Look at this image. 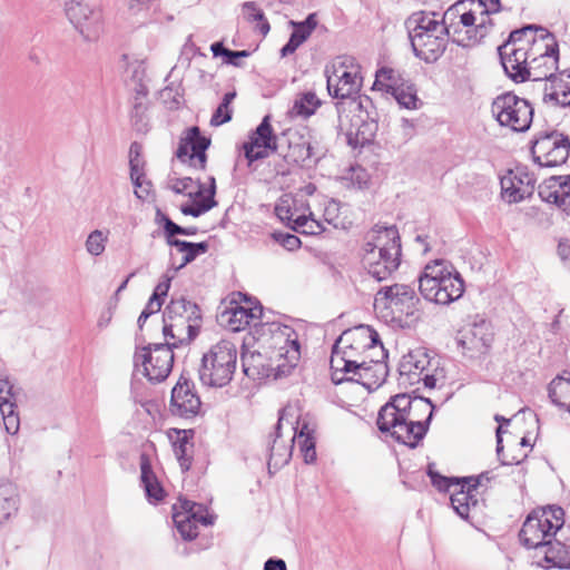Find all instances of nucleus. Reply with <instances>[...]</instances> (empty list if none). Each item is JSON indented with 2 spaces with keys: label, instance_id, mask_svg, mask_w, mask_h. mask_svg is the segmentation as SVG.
Returning a JSON list of instances; mask_svg holds the SVG:
<instances>
[{
  "label": "nucleus",
  "instance_id": "obj_1",
  "mask_svg": "<svg viewBox=\"0 0 570 570\" xmlns=\"http://www.w3.org/2000/svg\"><path fill=\"white\" fill-rule=\"evenodd\" d=\"M433 412L434 405L429 399L401 393L380 409L376 424L385 436L415 448L425 436Z\"/></svg>",
  "mask_w": 570,
  "mask_h": 570
},
{
  "label": "nucleus",
  "instance_id": "obj_2",
  "mask_svg": "<svg viewBox=\"0 0 570 570\" xmlns=\"http://www.w3.org/2000/svg\"><path fill=\"white\" fill-rule=\"evenodd\" d=\"M271 355L261 352L242 354L243 372L253 380L286 376L301 357L297 333L288 325L273 324Z\"/></svg>",
  "mask_w": 570,
  "mask_h": 570
},
{
  "label": "nucleus",
  "instance_id": "obj_3",
  "mask_svg": "<svg viewBox=\"0 0 570 570\" xmlns=\"http://www.w3.org/2000/svg\"><path fill=\"white\" fill-rule=\"evenodd\" d=\"M366 353L386 357L387 353L379 333L368 325H360L344 332L335 342L330 360L331 379L334 384L346 381L348 374L367 358Z\"/></svg>",
  "mask_w": 570,
  "mask_h": 570
},
{
  "label": "nucleus",
  "instance_id": "obj_4",
  "mask_svg": "<svg viewBox=\"0 0 570 570\" xmlns=\"http://www.w3.org/2000/svg\"><path fill=\"white\" fill-rule=\"evenodd\" d=\"M419 291L426 301L449 305L462 297L464 281L448 261L435 259L419 276Z\"/></svg>",
  "mask_w": 570,
  "mask_h": 570
},
{
  "label": "nucleus",
  "instance_id": "obj_5",
  "mask_svg": "<svg viewBox=\"0 0 570 570\" xmlns=\"http://www.w3.org/2000/svg\"><path fill=\"white\" fill-rule=\"evenodd\" d=\"M202 314L198 305L184 296L171 297L163 313V335L171 345L189 343L197 336Z\"/></svg>",
  "mask_w": 570,
  "mask_h": 570
},
{
  "label": "nucleus",
  "instance_id": "obj_6",
  "mask_svg": "<svg viewBox=\"0 0 570 570\" xmlns=\"http://www.w3.org/2000/svg\"><path fill=\"white\" fill-rule=\"evenodd\" d=\"M420 298L413 287L393 284L382 287L374 297V311L386 324L403 326L419 312Z\"/></svg>",
  "mask_w": 570,
  "mask_h": 570
},
{
  "label": "nucleus",
  "instance_id": "obj_7",
  "mask_svg": "<svg viewBox=\"0 0 570 570\" xmlns=\"http://www.w3.org/2000/svg\"><path fill=\"white\" fill-rule=\"evenodd\" d=\"M237 364L236 345L222 340L203 355L198 370L200 382L210 387H224L232 381Z\"/></svg>",
  "mask_w": 570,
  "mask_h": 570
},
{
  "label": "nucleus",
  "instance_id": "obj_8",
  "mask_svg": "<svg viewBox=\"0 0 570 570\" xmlns=\"http://www.w3.org/2000/svg\"><path fill=\"white\" fill-rule=\"evenodd\" d=\"M563 525V510L549 508L530 513L522 524L519 537L528 549L542 550Z\"/></svg>",
  "mask_w": 570,
  "mask_h": 570
},
{
  "label": "nucleus",
  "instance_id": "obj_9",
  "mask_svg": "<svg viewBox=\"0 0 570 570\" xmlns=\"http://www.w3.org/2000/svg\"><path fill=\"white\" fill-rule=\"evenodd\" d=\"M326 85L330 96L336 99H348L358 94L363 78L360 66L352 56L336 57L325 68Z\"/></svg>",
  "mask_w": 570,
  "mask_h": 570
},
{
  "label": "nucleus",
  "instance_id": "obj_10",
  "mask_svg": "<svg viewBox=\"0 0 570 570\" xmlns=\"http://www.w3.org/2000/svg\"><path fill=\"white\" fill-rule=\"evenodd\" d=\"M491 114L500 126L515 132L529 130L533 119V108L530 102L513 92L497 96L491 104Z\"/></svg>",
  "mask_w": 570,
  "mask_h": 570
},
{
  "label": "nucleus",
  "instance_id": "obj_11",
  "mask_svg": "<svg viewBox=\"0 0 570 570\" xmlns=\"http://www.w3.org/2000/svg\"><path fill=\"white\" fill-rule=\"evenodd\" d=\"M171 341H165L164 343L148 344L137 348L134 356L135 366L141 365L144 375L150 382H161L171 372L173 350L179 347V345H171Z\"/></svg>",
  "mask_w": 570,
  "mask_h": 570
},
{
  "label": "nucleus",
  "instance_id": "obj_12",
  "mask_svg": "<svg viewBox=\"0 0 570 570\" xmlns=\"http://www.w3.org/2000/svg\"><path fill=\"white\" fill-rule=\"evenodd\" d=\"M531 153L540 167H557L564 164L570 153V139L558 130L535 135Z\"/></svg>",
  "mask_w": 570,
  "mask_h": 570
},
{
  "label": "nucleus",
  "instance_id": "obj_13",
  "mask_svg": "<svg viewBox=\"0 0 570 570\" xmlns=\"http://www.w3.org/2000/svg\"><path fill=\"white\" fill-rule=\"evenodd\" d=\"M173 520L177 531L186 541L198 535V524L210 525L214 518L208 514L205 505L187 499H179L173 507Z\"/></svg>",
  "mask_w": 570,
  "mask_h": 570
},
{
  "label": "nucleus",
  "instance_id": "obj_14",
  "mask_svg": "<svg viewBox=\"0 0 570 570\" xmlns=\"http://www.w3.org/2000/svg\"><path fill=\"white\" fill-rule=\"evenodd\" d=\"M243 149L249 164L278 151V138L273 131L269 115L263 118L249 136L248 141L244 144Z\"/></svg>",
  "mask_w": 570,
  "mask_h": 570
},
{
  "label": "nucleus",
  "instance_id": "obj_15",
  "mask_svg": "<svg viewBox=\"0 0 570 570\" xmlns=\"http://www.w3.org/2000/svg\"><path fill=\"white\" fill-rule=\"evenodd\" d=\"M521 40L522 38H508L498 47L501 65L514 82L529 80L528 51L518 45Z\"/></svg>",
  "mask_w": 570,
  "mask_h": 570
},
{
  "label": "nucleus",
  "instance_id": "obj_16",
  "mask_svg": "<svg viewBox=\"0 0 570 570\" xmlns=\"http://www.w3.org/2000/svg\"><path fill=\"white\" fill-rule=\"evenodd\" d=\"M492 341L491 325L483 318L469 324L460 332L458 337V344L470 357L485 354Z\"/></svg>",
  "mask_w": 570,
  "mask_h": 570
},
{
  "label": "nucleus",
  "instance_id": "obj_17",
  "mask_svg": "<svg viewBox=\"0 0 570 570\" xmlns=\"http://www.w3.org/2000/svg\"><path fill=\"white\" fill-rule=\"evenodd\" d=\"M547 38H541L546 40ZM552 42L543 43L544 52L533 58L529 62V79L533 81H546L547 85H551L552 79H561L562 75L556 76L554 72L558 69L559 61V48L554 41L556 38H549Z\"/></svg>",
  "mask_w": 570,
  "mask_h": 570
},
{
  "label": "nucleus",
  "instance_id": "obj_18",
  "mask_svg": "<svg viewBox=\"0 0 570 570\" xmlns=\"http://www.w3.org/2000/svg\"><path fill=\"white\" fill-rule=\"evenodd\" d=\"M200 405V397L195 390L194 383L185 377H180L171 390V413L181 417H191L198 414Z\"/></svg>",
  "mask_w": 570,
  "mask_h": 570
},
{
  "label": "nucleus",
  "instance_id": "obj_19",
  "mask_svg": "<svg viewBox=\"0 0 570 570\" xmlns=\"http://www.w3.org/2000/svg\"><path fill=\"white\" fill-rule=\"evenodd\" d=\"M490 480V472H483L478 476L462 478L461 484L458 487L460 489L451 492V505L462 519L466 520L470 510L478 505V499L474 493L478 487L482 485L483 481L489 482Z\"/></svg>",
  "mask_w": 570,
  "mask_h": 570
},
{
  "label": "nucleus",
  "instance_id": "obj_20",
  "mask_svg": "<svg viewBox=\"0 0 570 570\" xmlns=\"http://www.w3.org/2000/svg\"><path fill=\"white\" fill-rule=\"evenodd\" d=\"M275 215L294 230L305 234H316L321 229L317 220L311 216L298 214L295 200L289 195H283L275 205Z\"/></svg>",
  "mask_w": 570,
  "mask_h": 570
},
{
  "label": "nucleus",
  "instance_id": "obj_21",
  "mask_svg": "<svg viewBox=\"0 0 570 570\" xmlns=\"http://www.w3.org/2000/svg\"><path fill=\"white\" fill-rule=\"evenodd\" d=\"M289 410L291 409L286 407L281 412L278 422L275 426V431L273 434L269 435L267 442V464L269 472H272L273 469L279 470L282 466L289 462L292 456L293 443L291 442V439L288 441H285L282 435V429L285 421V416L287 415Z\"/></svg>",
  "mask_w": 570,
  "mask_h": 570
},
{
  "label": "nucleus",
  "instance_id": "obj_22",
  "mask_svg": "<svg viewBox=\"0 0 570 570\" xmlns=\"http://www.w3.org/2000/svg\"><path fill=\"white\" fill-rule=\"evenodd\" d=\"M401 257V239L396 226L375 225L368 234L365 252Z\"/></svg>",
  "mask_w": 570,
  "mask_h": 570
},
{
  "label": "nucleus",
  "instance_id": "obj_23",
  "mask_svg": "<svg viewBox=\"0 0 570 570\" xmlns=\"http://www.w3.org/2000/svg\"><path fill=\"white\" fill-rule=\"evenodd\" d=\"M210 140L200 135L198 127H191L187 130L186 136L180 139L176 156L181 161H195L194 166L204 169L206 165V149Z\"/></svg>",
  "mask_w": 570,
  "mask_h": 570
},
{
  "label": "nucleus",
  "instance_id": "obj_24",
  "mask_svg": "<svg viewBox=\"0 0 570 570\" xmlns=\"http://www.w3.org/2000/svg\"><path fill=\"white\" fill-rule=\"evenodd\" d=\"M535 179L522 168L510 170L501 178L502 196L509 203H519L530 197L534 190Z\"/></svg>",
  "mask_w": 570,
  "mask_h": 570
},
{
  "label": "nucleus",
  "instance_id": "obj_25",
  "mask_svg": "<svg viewBox=\"0 0 570 570\" xmlns=\"http://www.w3.org/2000/svg\"><path fill=\"white\" fill-rule=\"evenodd\" d=\"M429 365L430 357L423 348L410 351L399 364V385L407 387L420 383Z\"/></svg>",
  "mask_w": 570,
  "mask_h": 570
},
{
  "label": "nucleus",
  "instance_id": "obj_26",
  "mask_svg": "<svg viewBox=\"0 0 570 570\" xmlns=\"http://www.w3.org/2000/svg\"><path fill=\"white\" fill-rule=\"evenodd\" d=\"M65 13L80 33L91 31V27L100 20V11L88 0H66Z\"/></svg>",
  "mask_w": 570,
  "mask_h": 570
},
{
  "label": "nucleus",
  "instance_id": "obj_27",
  "mask_svg": "<svg viewBox=\"0 0 570 570\" xmlns=\"http://www.w3.org/2000/svg\"><path fill=\"white\" fill-rule=\"evenodd\" d=\"M386 357L367 358L347 375L346 381L362 384L368 390L377 389L387 376Z\"/></svg>",
  "mask_w": 570,
  "mask_h": 570
},
{
  "label": "nucleus",
  "instance_id": "obj_28",
  "mask_svg": "<svg viewBox=\"0 0 570 570\" xmlns=\"http://www.w3.org/2000/svg\"><path fill=\"white\" fill-rule=\"evenodd\" d=\"M542 200L557 205L570 215V176H552L539 186Z\"/></svg>",
  "mask_w": 570,
  "mask_h": 570
},
{
  "label": "nucleus",
  "instance_id": "obj_29",
  "mask_svg": "<svg viewBox=\"0 0 570 570\" xmlns=\"http://www.w3.org/2000/svg\"><path fill=\"white\" fill-rule=\"evenodd\" d=\"M0 413L7 433L14 435L20 429V416L17 412V394L13 385L0 374Z\"/></svg>",
  "mask_w": 570,
  "mask_h": 570
},
{
  "label": "nucleus",
  "instance_id": "obj_30",
  "mask_svg": "<svg viewBox=\"0 0 570 570\" xmlns=\"http://www.w3.org/2000/svg\"><path fill=\"white\" fill-rule=\"evenodd\" d=\"M405 26L409 36H425L435 33L438 36L450 35V29L444 20H440L434 12H415L407 18Z\"/></svg>",
  "mask_w": 570,
  "mask_h": 570
},
{
  "label": "nucleus",
  "instance_id": "obj_31",
  "mask_svg": "<svg viewBox=\"0 0 570 570\" xmlns=\"http://www.w3.org/2000/svg\"><path fill=\"white\" fill-rule=\"evenodd\" d=\"M469 3L471 8L466 11L461 12V9H465V2H458L453 9L449 10L444 14V19H446L450 16H455L456 13H460V22L465 27H470L474 24L476 20L475 13L479 12L480 21L476 24V32L479 33V36H484V32L487 31V23L492 24L493 20L489 17V11L481 0H470Z\"/></svg>",
  "mask_w": 570,
  "mask_h": 570
},
{
  "label": "nucleus",
  "instance_id": "obj_32",
  "mask_svg": "<svg viewBox=\"0 0 570 570\" xmlns=\"http://www.w3.org/2000/svg\"><path fill=\"white\" fill-rule=\"evenodd\" d=\"M296 424L294 428L293 422H288L289 430L294 431L291 442L293 445L297 443L305 463H313L316 460L315 429L306 420H297Z\"/></svg>",
  "mask_w": 570,
  "mask_h": 570
},
{
  "label": "nucleus",
  "instance_id": "obj_33",
  "mask_svg": "<svg viewBox=\"0 0 570 570\" xmlns=\"http://www.w3.org/2000/svg\"><path fill=\"white\" fill-rule=\"evenodd\" d=\"M364 263L368 274L381 282L386 279L393 272H395L401 263V257L397 256H383L375 250L365 252Z\"/></svg>",
  "mask_w": 570,
  "mask_h": 570
},
{
  "label": "nucleus",
  "instance_id": "obj_34",
  "mask_svg": "<svg viewBox=\"0 0 570 570\" xmlns=\"http://www.w3.org/2000/svg\"><path fill=\"white\" fill-rule=\"evenodd\" d=\"M168 435L181 470L184 472L188 471L193 462L194 444L191 440L194 432L191 430H171Z\"/></svg>",
  "mask_w": 570,
  "mask_h": 570
},
{
  "label": "nucleus",
  "instance_id": "obj_35",
  "mask_svg": "<svg viewBox=\"0 0 570 570\" xmlns=\"http://www.w3.org/2000/svg\"><path fill=\"white\" fill-rule=\"evenodd\" d=\"M414 55L426 63L435 62L445 50L444 38H410Z\"/></svg>",
  "mask_w": 570,
  "mask_h": 570
},
{
  "label": "nucleus",
  "instance_id": "obj_36",
  "mask_svg": "<svg viewBox=\"0 0 570 570\" xmlns=\"http://www.w3.org/2000/svg\"><path fill=\"white\" fill-rule=\"evenodd\" d=\"M262 312L263 308L261 305L230 307L226 312L230 330L233 332H239L250 324L256 325L262 316Z\"/></svg>",
  "mask_w": 570,
  "mask_h": 570
},
{
  "label": "nucleus",
  "instance_id": "obj_37",
  "mask_svg": "<svg viewBox=\"0 0 570 570\" xmlns=\"http://www.w3.org/2000/svg\"><path fill=\"white\" fill-rule=\"evenodd\" d=\"M171 247H175L177 252L183 254L179 264L176 265L174 262V253L170 252V269H173L174 273H176L183 267H185L187 264L195 261L198 256L206 254L209 249V244L207 242L191 243L187 240H179L174 242V245Z\"/></svg>",
  "mask_w": 570,
  "mask_h": 570
},
{
  "label": "nucleus",
  "instance_id": "obj_38",
  "mask_svg": "<svg viewBox=\"0 0 570 570\" xmlns=\"http://www.w3.org/2000/svg\"><path fill=\"white\" fill-rule=\"evenodd\" d=\"M542 100L553 107H570V73L567 81L552 79L551 85L543 88Z\"/></svg>",
  "mask_w": 570,
  "mask_h": 570
},
{
  "label": "nucleus",
  "instance_id": "obj_39",
  "mask_svg": "<svg viewBox=\"0 0 570 570\" xmlns=\"http://www.w3.org/2000/svg\"><path fill=\"white\" fill-rule=\"evenodd\" d=\"M20 495L16 484L11 482L0 483V522L13 518L19 510Z\"/></svg>",
  "mask_w": 570,
  "mask_h": 570
},
{
  "label": "nucleus",
  "instance_id": "obj_40",
  "mask_svg": "<svg viewBox=\"0 0 570 570\" xmlns=\"http://www.w3.org/2000/svg\"><path fill=\"white\" fill-rule=\"evenodd\" d=\"M140 480L149 501L159 502L164 499V489L153 472L149 458L146 454L140 455Z\"/></svg>",
  "mask_w": 570,
  "mask_h": 570
},
{
  "label": "nucleus",
  "instance_id": "obj_41",
  "mask_svg": "<svg viewBox=\"0 0 570 570\" xmlns=\"http://www.w3.org/2000/svg\"><path fill=\"white\" fill-rule=\"evenodd\" d=\"M538 554H543L547 567L570 568V549L559 541L549 540V544Z\"/></svg>",
  "mask_w": 570,
  "mask_h": 570
},
{
  "label": "nucleus",
  "instance_id": "obj_42",
  "mask_svg": "<svg viewBox=\"0 0 570 570\" xmlns=\"http://www.w3.org/2000/svg\"><path fill=\"white\" fill-rule=\"evenodd\" d=\"M216 194V181L214 177H209V186L206 189V193L200 198H191L194 200L193 205H184L180 210L184 215H189L193 217H199L206 212L214 208L217 203L215 200Z\"/></svg>",
  "mask_w": 570,
  "mask_h": 570
},
{
  "label": "nucleus",
  "instance_id": "obj_43",
  "mask_svg": "<svg viewBox=\"0 0 570 570\" xmlns=\"http://www.w3.org/2000/svg\"><path fill=\"white\" fill-rule=\"evenodd\" d=\"M405 81L407 80L402 76L400 71L390 67H381L375 72L373 89L381 90L391 95L392 91L399 89L400 86H404Z\"/></svg>",
  "mask_w": 570,
  "mask_h": 570
},
{
  "label": "nucleus",
  "instance_id": "obj_44",
  "mask_svg": "<svg viewBox=\"0 0 570 570\" xmlns=\"http://www.w3.org/2000/svg\"><path fill=\"white\" fill-rule=\"evenodd\" d=\"M549 397L557 406L570 413V377L553 379L549 384Z\"/></svg>",
  "mask_w": 570,
  "mask_h": 570
},
{
  "label": "nucleus",
  "instance_id": "obj_45",
  "mask_svg": "<svg viewBox=\"0 0 570 570\" xmlns=\"http://www.w3.org/2000/svg\"><path fill=\"white\" fill-rule=\"evenodd\" d=\"M285 160L299 166H309L308 151L305 138L298 134H292L288 138L287 151L283 155Z\"/></svg>",
  "mask_w": 570,
  "mask_h": 570
},
{
  "label": "nucleus",
  "instance_id": "obj_46",
  "mask_svg": "<svg viewBox=\"0 0 570 570\" xmlns=\"http://www.w3.org/2000/svg\"><path fill=\"white\" fill-rule=\"evenodd\" d=\"M169 188L175 194L188 196L189 198H200L206 193V187L190 177L170 178Z\"/></svg>",
  "mask_w": 570,
  "mask_h": 570
},
{
  "label": "nucleus",
  "instance_id": "obj_47",
  "mask_svg": "<svg viewBox=\"0 0 570 570\" xmlns=\"http://www.w3.org/2000/svg\"><path fill=\"white\" fill-rule=\"evenodd\" d=\"M242 12L244 19L253 26L255 32H259L262 36H266L269 32L271 28L268 21L254 2L244 3Z\"/></svg>",
  "mask_w": 570,
  "mask_h": 570
},
{
  "label": "nucleus",
  "instance_id": "obj_48",
  "mask_svg": "<svg viewBox=\"0 0 570 570\" xmlns=\"http://www.w3.org/2000/svg\"><path fill=\"white\" fill-rule=\"evenodd\" d=\"M391 96L394 97L401 107L406 109H417L421 105L416 95V88L410 80L405 81L404 86H400L399 89L392 91Z\"/></svg>",
  "mask_w": 570,
  "mask_h": 570
},
{
  "label": "nucleus",
  "instance_id": "obj_49",
  "mask_svg": "<svg viewBox=\"0 0 570 570\" xmlns=\"http://www.w3.org/2000/svg\"><path fill=\"white\" fill-rule=\"evenodd\" d=\"M376 125L374 122L363 121L355 131L350 130L346 134L347 144L353 148L364 147L372 141Z\"/></svg>",
  "mask_w": 570,
  "mask_h": 570
},
{
  "label": "nucleus",
  "instance_id": "obj_50",
  "mask_svg": "<svg viewBox=\"0 0 570 570\" xmlns=\"http://www.w3.org/2000/svg\"><path fill=\"white\" fill-rule=\"evenodd\" d=\"M321 101L317 96L307 91L297 98L293 105L292 114L295 116L309 117L320 107Z\"/></svg>",
  "mask_w": 570,
  "mask_h": 570
},
{
  "label": "nucleus",
  "instance_id": "obj_51",
  "mask_svg": "<svg viewBox=\"0 0 570 570\" xmlns=\"http://www.w3.org/2000/svg\"><path fill=\"white\" fill-rule=\"evenodd\" d=\"M156 224L163 226L164 236L166 244L171 247L174 242H179L180 239L176 238V235H181V226L173 222L166 214H164L160 209H157Z\"/></svg>",
  "mask_w": 570,
  "mask_h": 570
},
{
  "label": "nucleus",
  "instance_id": "obj_52",
  "mask_svg": "<svg viewBox=\"0 0 570 570\" xmlns=\"http://www.w3.org/2000/svg\"><path fill=\"white\" fill-rule=\"evenodd\" d=\"M236 97V92H227L224 95L222 102L212 116L210 125L220 126L232 119L230 104Z\"/></svg>",
  "mask_w": 570,
  "mask_h": 570
},
{
  "label": "nucleus",
  "instance_id": "obj_53",
  "mask_svg": "<svg viewBox=\"0 0 570 570\" xmlns=\"http://www.w3.org/2000/svg\"><path fill=\"white\" fill-rule=\"evenodd\" d=\"M107 236L99 229L91 232L86 240V249L92 256H99L106 248Z\"/></svg>",
  "mask_w": 570,
  "mask_h": 570
},
{
  "label": "nucleus",
  "instance_id": "obj_54",
  "mask_svg": "<svg viewBox=\"0 0 570 570\" xmlns=\"http://www.w3.org/2000/svg\"><path fill=\"white\" fill-rule=\"evenodd\" d=\"M428 474L432 484L440 491H451V488L461 484V479L443 476L433 470L432 464L428 468Z\"/></svg>",
  "mask_w": 570,
  "mask_h": 570
},
{
  "label": "nucleus",
  "instance_id": "obj_55",
  "mask_svg": "<svg viewBox=\"0 0 570 570\" xmlns=\"http://www.w3.org/2000/svg\"><path fill=\"white\" fill-rule=\"evenodd\" d=\"M428 474L432 484L440 491H451V488L461 484V479L443 476L433 470L432 464L428 468Z\"/></svg>",
  "mask_w": 570,
  "mask_h": 570
},
{
  "label": "nucleus",
  "instance_id": "obj_56",
  "mask_svg": "<svg viewBox=\"0 0 570 570\" xmlns=\"http://www.w3.org/2000/svg\"><path fill=\"white\" fill-rule=\"evenodd\" d=\"M147 96L138 95L136 92L135 99H134V107L131 112V118L135 122V126H137L138 130H142L146 127L145 122V111L147 109L145 102L142 101Z\"/></svg>",
  "mask_w": 570,
  "mask_h": 570
},
{
  "label": "nucleus",
  "instance_id": "obj_57",
  "mask_svg": "<svg viewBox=\"0 0 570 570\" xmlns=\"http://www.w3.org/2000/svg\"><path fill=\"white\" fill-rule=\"evenodd\" d=\"M289 23L294 26V30L291 36H309L317 26L316 13H311L302 22L291 21Z\"/></svg>",
  "mask_w": 570,
  "mask_h": 570
},
{
  "label": "nucleus",
  "instance_id": "obj_58",
  "mask_svg": "<svg viewBox=\"0 0 570 570\" xmlns=\"http://www.w3.org/2000/svg\"><path fill=\"white\" fill-rule=\"evenodd\" d=\"M305 144L309 156V165L316 164L325 155V148L314 137L305 138Z\"/></svg>",
  "mask_w": 570,
  "mask_h": 570
},
{
  "label": "nucleus",
  "instance_id": "obj_59",
  "mask_svg": "<svg viewBox=\"0 0 570 570\" xmlns=\"http://www.w3.org/2000/svg\"><path fill=\"white\" fill-rule=\"evenodd\" d=\"M129 156L130 175L137 176L138 171H144V161L140 157V146L137 142H132L130 145Z\"/></svg>",
  "mask_w": 570,
  "mask_h": 570
},
{
  "label": "nucleus",
  "instance_id": "obj_60",
  "mask_svg": "<svg viewBox=\"0 0 570 570\" xmlns=\"http://www.w3.org/2000/svg\"><path fill=\"white\" fill-rule=\"evenodd\" d=\"M145 78V66L144 62H137L132 66V79L136 81L135 91L138 95L147 96L148 88L144 85L142 80Z\"/></svg>",
  "mask_w": 570,
  "mask_h": 570
},
{
  "label": "nucleus",
  "instance_id": "obj_61",
  "mask_svg": "<svg viewBox=\"0 0 570 570\" xmlns=\"http://www.w3.org/2000/svg\"><path fill=\"white\" fill-rule=\"evenodd\" d=\"M169 271L170 269H168L167 273L163 275L161 279L155 287L154 293L151 294V296H156L157 299L164 301V297H166L168 294L171 279L175 276V273L173 272V274H169Z\"/></svg>",
  "mask_w": 570,
  "mask_h": 570
},
{
  "label": "nucleus",
  "instance_id": "obj_62",
  "mask_svg": "<svg viewBox=\"0 0 570 570\" xmlns=\"http://www.w3.org/2000/svg\"><path fill=\"white\" fill-rule=\"evenodd\" d=\"M274 238L288 250H294L301 246L299 238L293 234L275 233Z\"/></svg>",
  "mask_w": 570,
  "mask_h": 570
},
{
  "label": "nucleus",
  "instance_id": "obj_63",
  "mask_svg": "<svg viewBox=\"0 0 570 570\" xmlns=\"http://www.w3.org/2000/svg\"><path fill=\"white\" fill-rule=\"evenodd\" d=\"M351 181L358 189L366 188L370 181V175L365 169L361 167H353L351 174Z\"/></svg>",
  "mask_w": 570,
  "mask_h": 570
},
{
  "label": "nucleus",
  "instance_id": "obj_64",
  "mask_svg": "<svg viewBox=\"0 0 570 570\" xmlns=\"http://www.w3.org/2000/svg\"><path fill=\"white\" fill-rule=\"evenodd\" d=\"M557 250L561 262L570 269V240L567 238L560 239Z\"/></svg>",
  "mask_w": 570,
  "mask_h": 570
}]
</instances>
